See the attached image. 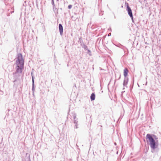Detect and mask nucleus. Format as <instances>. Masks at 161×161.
Listing matches in <instances>:
<instances>
[{"mask_svg": "<svg viewBox=\"0 0 161 161\" xmlns=\"http://www.w3.org/2000/svg\"><path fill=\"white\" fill-rule=\"evenodd\" d=\"M75 125L74 126V128L75 129H77L78 128V124H75Z\"/></svg>", "mask_w": 161, "mask_h": 161, "instance_id": "9", "label": "nucleus"}, {"mask_svg": "<svg viewBox=\"0 0 161 161\" xmlns=\"http://www.w3.org/2000/svg\"><path fill=\"white\" fill-rule=\"evenodd\" d=\"M111 33H109L108 34V36H111Z\"/></svg>", "mask_w": 161, "mask_h": 161, "instance_id": "13", "label": "nucleus"}, {"mask_svg": "<svg viewBox=\"0 0 161 161\" xmlns=\"http://www.w3.org/2000/svg\"><path fill=\"white\" fill-rule=\"evenodd\" d=\"M126 10L128 12V13L130 17L131 18L132 21H133V14L132 12V10L130 8V7L129 6V5H127V9Z\"/></svg>", "mask_w": 161, "mask_h": 161, "instance_id": "3", "label": "nucleus"}, {"mask_svg": "<svg viewBox=\"0 0 161 161\" xmlns=\"http://www.w3.org/2000/svg\"><path fill=\"white\" fill-rule=\"evenodd\" d=\"M72 6L71 5H69L68 6V8L70 9L71 8Z\"/></svg>", "mask_w": 161, "mask_h": 161, "instance_id": "12", "label": "nucleus"}, {"mask_svg": "<svg viewBox=\"0 0 161 161\" xmlns=\"http://www.w3.org/2000/svg\"><path fill=\"white\" fill-rule=\"evenodd\" d=\"M16 72L13 73V75L15 79V81L20 76L22 72V69L24 68V59L21 53H18L16 58Z\"/></svg>", "mask_w": 161, "mask_h": 161, "instance_id": "1", "label": "nucleus"}, {"mask_svg": "<svg viewBox=\"0 0 161 161\" xmlns=\"http://www.w3.org/2000/svg\"><path fill=\"white\" fill-rule=\"evenodd\" d=\"M146 137L149 142L151 148L153 150L155 149L157 147L155 140L150 134H147L146 136Z\"/></svg>", "mask_w": 161, "mask_h": 161, "instance_id": "2", "label": "nucleus"}, {"mask_svg": "<svg viewBox=\"0 0 161 161\" xmlns=\"http://www.w3.org/2000/svg\"><path fill=\"white\" fill-rule=\"evenodd\" d=\"M128 70L127 69H125L124 70V75L125 77H126L128 74Z\"/></svg>", "mask_w": 161, "mask_h": 161, "instance_id": "6", "label": "nucleus"}, {"mask_svg": "<svg viewBox=\"0 0 161 161\" xmlns=\"http://www.w3.org/2000/svg\"><path fill=\"white\" fill-rule=\"evenodd\" d=\"M31 76H32V83H34V77L33 76V75L32 73H31Z\"/></svg>", "mask_w": 161, "mask_h": 161, "instance_id": "10", "label": "nucleus"}, {"mask_svg": "<svg viewBox=\"0 0 161 161\" xmlns=\"http://www.w3.org/2000/svg\"><path fill=\"white\" fill-rule=\"evenodd\" d=\"M128 80L126 79H125L123 84L124 86H125L127 84Z\"/></svg>", "mask_w": 161, "mask_h": 161, "instance_id": "8", "label": "nucleus"}, {"mask_svg": "<svg viewBox=\"0 0 161 161\" xmlns=\"http://www.w3.org/2000/svg\"><path fill=\"white\" fill-rule=\"evenodd\" d=\"M34 83H32V90L33 91H34Z\"/></svg>", "mask_w": 161, "mask_h": 161, "instance_id": "11", "label": "nucleus"}, {"mask_svg": "<svg viewBox=\"0 0 161 161\" xmlns=\"http://www.w3.org/2000/svg\"><path fill=\"white\" fill-rule=\"evenodd\" d=\"M72 114L74 119V124H78V121L77 119H76V114L75 113H73Z\"/></svg>", "mask_w": 161, "mask_h": 161, "instance_id": "4", "label": "nucleus"}, {"mask_svg": "<svg viewBox=\"0 0 161 161\" xmlns=\"http://www.w3.org/2000/svg\"><path fill=\"white\" fill-rule=\"evenodd\" d=\"M114 144H115V145H116V143H114Z\"/></svg>", "mask_w": 161, "mask_h": 161, "instance_id": "15", "label": "nucleus"}, {"mask_svg": "<svg viewBox=\"0 0 161 161\" xmlns=\"http://www.w3.org/2000/svg\"><path fill=\"white\" fill-rule=\"evenodd\" d=\"M52 4L53 5L54 4V3L53 0V2H52Z\"/></svg>", "mask_w": 161, "mask_h": 161, "instance_id": "14", "label": "nucleus"}, {"mask_svg": "<svg viewBox=\"0 0 161 161\" xmlns=\"http://www.w3.org/2000/svg\"><path fill=\"white\" fill-rule=\"evenodd\" d=\"M59 30L60 33V35H62L63 33V29L62 25L61 24L59 25Z\"/></svg>", "mask_w": 161, "mask_h": 161, "instance_id": "5", "label": "nucleus"}, {"mask_svg": "<svg viewBox=\"0 0 161 161\" xmlns=\"http://www.w3.org/2000/svg\"><path fill=\"white\" fill-rule=\"evenodd\" d=\"M90 98L91 100H94L95 99V94L94 93H92L91 96Z\"/></svg>", "mask_w": 161, "mask_h": 161, "instance_id": "7", "label": "nucleus"}]
</instances>
